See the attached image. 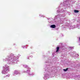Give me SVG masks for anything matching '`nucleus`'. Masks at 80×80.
Masks as SVG:
<instances>
[{
  "label": "nucleus",
  "instance_id": "7ed1b4c3",
  "mask_svg": "<svg viewBox=\"0 0 80 80\" xmlns=\"http://www.w3.org/2000/svg\"><path fill=\"white\" fill-rule=\"evenodd\" d=\"M59 49H60V47H57L56 52H58V51H59Z\"/></svg>",
  "mask_w": 80,
  "mask_h": 80
},
{
  "label": "nucleus",
  "instance_id": "f257e3e1",
  "mask_svg": "<svg viewBox=\"0 0 80 80\" xmlns=\"http://www.w3.org/2000/svg\"><path fill=\"white\" fill-rule=\"evenodd\" d=\"M8 68H5V69H3L2 72V73H4V72L5 73V72H6V71H7V70H8Z\"/></svg>",
  "mask_w": 80,
  "mask_h": 80
},
{
  "label": "nucleus",
  "instance_id": "f03ea898",
  "mask_svg": "<svg viewBox=\"0 0 80 80\" xmlns=\"http://www.w3.org/2000/svg\"><path fill=\"white\" fill-rule=\"evenodd\" d=\"M51 28H56V25H52L51 26Z\"/></svg>",
  "mask_w": 80,
  "mask_h": 80
},
{
  "label": "nucleus",
  "instance_id": "20e7f679",
  "mask_svg": "<svg viewBox=\"0 0 80 80\" xmlns=\"http://www.w3.org/2000/svg\"><path fill=\"white\" fill-rule=\"evenodd\" d=\"M74 12H75V13H78V12H79V11L78 10H74Z\"/></svg>",
  "mask_w": 80,
  "mask_h": 80
},
{
  "label": "nucleus",
  "instance_id": "39448f33",
  "mask_svg": "<svg viewBox=\"0 0 80 80\" xmlns=\"http://www.w3.org/2000/svg\"><path fill=\"white\" fill-rule=\"evenodd\" d=\"M68 68H67L66 69H63V70L64 71V72H66V71H67V70H68Z\"/></svg>",
  "mask_w": 80,
  "mask_h": 80
}]
</instances>
